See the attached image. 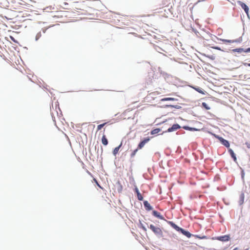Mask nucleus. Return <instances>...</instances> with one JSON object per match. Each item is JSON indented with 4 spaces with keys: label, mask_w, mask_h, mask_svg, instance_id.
Returning a JSON list of instances; mask_svg holds the SVG:
<instances>
[{
    "label": "nucleus",
    "mask_w": 250,
    "mask_h": 250,
    "mask_svg": "<svg viewBox=\"0 0 250 250\" xmlns=\"http://www.w3.org/2000/svg\"><path fill=\"white\" fill-rule=\"evenodd\" d=\"M149 228L157 236L159 237L163 236V231L160 228L155 227L153 225L151 224L149 226Z\"/></svg>",
    "instance_id": "f257e3e1"
},
{
    "label": "nucleus",
    "mask_w": 250,
    "mask_h": 250,
    "mask_svg": "<svg viewBox=\"0 0 250 250\" xmlns=\"http://www.w3.org/2000/svg\"><path fill=\"white\" fill-rule=\"evenodd\" d=\"M211 135H212L213 136H214L216 138H217L221 142V143L225 146L227 147H229V143L228 141L224 139L221 137H220L215 134H213L212 133H211Z\"/></svg>",
    "instance_id": "f03ea898"
},
{
    "label": "nucleus",
    "mask_w": 250,
    "mask_h": 250,
    "mask_svg": "<svg viewBox=\"0 0 250 250\" xmlns=\"http://www.w3.org/2000/svg\"><path fill=\"white\" fill-rule=\"evenodd\" d=\"M230 237L229 235H225L224 236L212 238V240H217L222 242L228 241Z\"/></svg>",
    "instance_id": "7ed1b4c3"
},
{
    "label": "nucleus",
    "mask_w": 250,
    "mask_h": 250,
    "mask_svg": "<svg viewBox=\"0 0 250 250\" xmlns=\"http://www.w3.org/2000/svg\"><path fill=\"white\" fill-rule=\"evenodd\" d=\"M150 140L149 137L145 138L142 141H141L138 146V149H142L146 145V143L148 142Z\"/></svg>",
    "instance_id": "20e7f679"
},
{
    "label": "nucleus",
    "mask_w": 250,
    "mask_h": 250,
    "mask_svg": "<svg viewBox=\"0 0 250 250\" xmlns=\"http://www.w3.org/2000/svg\"><path fill=\"white\" fill-rule=\"evenodd\" d=\"M180 126L178 124H174L171 127H169L166 132H172L175 131L180 128Z\"/></svg>",
    "instance_id": "39448f33"
},
{
    "label": "nucleus",
    "mask_w": 250,
    "mask_h": 250,
    "mask_svg": "<svg viewBox=\"0 0 250 250\" xmlns=\"http://www.w3.org/2000/svg\"><path fill=\"white\" fill-rule=\"evenodd\" d=\"M238 3L241 6V7L243 9H244L245 12L247 14V16H248V17H249V7L247 6V5L246 4H245L244 3H243V2H241V1H238Z\"/></svg>",
    "instance_id": "423d86ee"
},
{
    "label": "nucleus",
    "mask_w": 250,
    "mask_h": 250,
    "mask_svg": "<svg viewBox=\"0 0 250 250\" xmlns=\"http://www.w3.org/2000/svg\"><path fill=\"white\" fill-rule=\"evenodd\" d=\"M134 190L137 194L138 199L140 201H142L143 200V197L139 192L138 188L136 186H135Z\"/></svg>",
    "instance_id": "0eeeda50"
},
{
    "label": "nucleus",
    "mask_w": 250,
    "mask_h": 250,
    "mask_svg": "<svg viewBox=\"0 0 250 250\" xmlns=\"http://www.w3.org/2000/svg\"><path fill=\"white\" fill-rule=\"evenodd\" d=\"M152 214L155 216L156 217L161 219V220H165L164 217L161 214V213L157 211L153 210L152 211Z\"/></svg>",
    "instance_id": "6e6552de"
},
{
    "label": "nucleus",
    "mask_w": 250,
    "mask_h": 250,
    "mask_svg": "<svg viewBox=\"0 0 250 250\" xmlns=\"http://www.w3.org/2000/svg\"><path fill=\"white\" fill-rule=\"evenodd\" d=\"M168 223L175 229L178 231H181L182 230V228L179 227L178 226H177L175 223H174L173 222L171 221H168Z\"/></svg>",
    "instance_id": "1a4fd4ad"
},
{
    "label": "nucleus",
    "mask_w": 250,
    "mask_h": 250,
    "mask_svg": "<svg viewBox=\"0 0 250 250\" xmlns=\"http://www.w3.org/2000/svg\"><path fill=\"white\" fill-rule=\"evenodd\" d=\"M144 205L146 210H150L152 209V207L150 206V204L147 201H145L144 202Z\"/></svg>",
    "instance_id": "9d476101"
},
{
    "label": "nucleus",
    "mask_w": 250,
    "mask_h": 250,
    "mask_svg": "<svg viewBox=\"0 0 250 250\" xmlns=\"http://www.w3.org/2000/svg\"><path fill=\"white\" fill-rule=\"evenodd\" d=\"M102 143L104 146H106L108 144V140L105 134H103L102 136Z\"/></svg>",
    "instance_id": "9b49d317"
},
{
    "label": "nucleus",
    "mask_w": 250,
    "mask_h": 250,
    "mask_svg": "<svg viewBox=\"0 0 250 250\" xmlns=\"http://www.w3.org/2000/svg\"><path fill=\"white\" fill-rule=\"evenodd\" d=\"M229 153L231 157L233 159L234 161H236V157L235 154L234 153L233 151L231 149L229 148Z\"/></svg>",
    "instance_id": "f8f14e48"
},
{
    "label": "nucleus",
    "mask_w": 250,
    "mask_h": 250,
    "mask_svg": "<svg viewBox=\"0 0 250 250\" xmlns=\"http://www.w3.org/2000/svg\"><path fill=\"white\" fill-rule=\"evenodd\" d=\"M122 145V143H121V144L118 146L115 147L114 149V150L113 151V154L114 155H116L118 153L119 150L120 148L121 147Z\"/></svg>",
    "instance_id": "ddd939ff"
},
{
    "label": "nucleus",
    "mask_w": 250,
    "mask_h": 250,
    "mask_svg": "<svg viewBox=\"0 0 250 250\" xmlns=\"http://www.w3.org/2000/svg\"><path fill=\"white\" fill-rule=\"evenodd\" d=\"M180 232H181L183 234H184L185 235L187 236L188 237H189L191 236V234L188 231H186L183 229H182Z\"/></svg>",
    "instance_id": "4468645a"
},
{
    "label": "nucleus",
    "mask_w": 250,
    "mask_h": 250,
    "mask_svg": "<svg viewBox=\"0 0 250 250\" xmlns=\"http://www.w3.org/2000/svg\"><path fill=\"white\" fill-rule=\"evenodd\" d=\"M160 131H161V129L160 128H155V129L151 130V134L152 135H154V134L159 133L160 132Z\"/></svg>",
    "instance_id": "2eb2a0df"
},
{
    "label": "nucleus",
    "mask_w": 250,
    "mask_h": 250,
    "mask_svg": "<svg viewBox=\"0 0 250 250\" xmlns=\"http://www.w3.org/2000/svg\"><path fill=\"white\" fill-rule=\"evenodd\" d=\"M244 200V193H241V195H240V201H239L240 204H242L243 203Z\"/></svg>",
    "instance_id": "dca6fc26"
},
{
    "label": "nucleus",
    "mask_w": 250,
    "mask_h": 250,
    "mask_svg": "<svg viewBox=\"0 0 250 250\" xmlns=\"http://www.w3.org/2000/svg\"><path fill=\"white\" fill-rule=\"evenodd\" d=\"M176 99L173 98H165L161 100L162 101H175Z\"/></svg>",
    "instance_id": "f3484780"
},
{
    "label": "nucleus",
    "mask_w": 250,
    "mask_h": 250,
    "mask_svg": "<svg viewBox=\"0 0 250 250\" xmlns=\"http://www.w3.org/2000/svg\"><path fill=\"white\" fill-rule=\"evenodd\" d=\"M107 123H104L97 126V131L101 130Z\"/></svg>",
    "instance_id": "a211bd4d"
},
{
    "label": "nucleus",
    "mask_w": 250,
    "mask_h": 250,
    "mask_svg": "<svg viewBox=\"0 0 250 250\" xmlns=\"http://www.w3.org/2000/svg\"><path fill=\"white\" fill-rule=\"evenodd\" d=\"M202 106L203 107H204L205 109H206L207 110H208L210 109V107L208 106V105L206 103H203L202 104Z\"/></svg>",
    "instance_id": "6ab92c4d"
},
{
    "label": "nucleus",
    "mask_w": 250,
    "mask_h": 250,
    "mask_svg": "<svg viewBox=\"0 0 250 250\" xmlns=\"http://www.w3.org/2000/svg\"><path fill=\"white\" fill-rule=\"evenodd\" d=\"M222 42H229V43H232L234 42V41L233 40H225V39H221V40Z\"/></svg>",
    "instance_id": "aec40b11"
},
{
    "label": "nucleus",
    "mask_w": 250,
    "mask_h": 250,
    "mask_svg": "<svg viewBox=\"0 0 250 250\" xmlns=\"http://www.w3.org/2000/svg\"><path fill=\"white\" fill-rule=\"evenodd\" d=\"M118 185H119V188H118V192L121 193L122 192V189H123V186H122V185L121 184V183L119 182L118 183Z\"/></svg>",
    "instance_id": "412c9836"
},
{
    "label": "nucleus",
    "mask_w": 250,
    "mask_h": 250,
    "mask_svg": "<svg viewBox=\"0 0 250 250\" xmlns=\"http://www.w3.org/2000/svg\"><path fill=\"white\" fill-rule=\"evenodd\" d=\"M138 149H138V148H136V149H135V150H133V151L131 154V157H133L135 155V154L137 153V152L138 151Z\"/></svg>",
    "instance_id": "4be33fe9"
},
{
    "label": "nucleus",
    "mask_w": 250,
    "mask_h": 250,
    "mask_svg": "<svg viewBox=\"0 0 250 250\" xmlns=\"http://www.w3.org/2000/svg\"><path fill=\"white\" fill-rule=\"evenodd\" d=\"M41 36L42 34L41 32L37 33L35 37L36 41H38L41 38Z\"/></svg>",
    "instance_id": "5701e85b"
},
{
    "label": "nucleus",
    "mask_w": 250,
    "mask_h": 250,
    "mask_svg": "<svg viewBox=\"0 0 250 250\" xmlns=\"http://www.w3.org/2000/svg\"><path fill=\"white\" fill-rule=\"evenodd\" d=\"M195 89L198 91V92H199L200 93H201V94H204V92L203 91V90H202L201 88H195Z\"/></svg>",
    "instance_id": "b1692460"
},
{
    "label": "nucleus",
    "mask_w": 250,
    "mask_h": 250,
    "mask_svg": "<svg viewBox=\"0 0 250 250\" xmlns=\"http://www.w3.org/2000/svg\"><path fill=\"white\" fill-rule=\"evenodd\" d=\"M141 228L145 231H146V229L145 227H144L143 224H141Z\"/></svg>",
    "instance_id": "393cba45"
},
{
    "label": "nucleus",
    "mask_w": 250,
    "mask_h": 250,
    "mask_svg": "<svg viewBox=\"0 0 250 250\" xmlns=\"http://www.w3.org/2000/svg\"><path fill=\"white\" fill-rule=\"evenodd\" d=\"M94 181H95L96 182V184H97V185L100 188H102L100 186V185L98 184V183L97 182V181H96V180L95 179H94Z\"/></svg>",
    "instance_id": "a878e982"
},
{
    "label": "nucleus",
    "mask_w": 250,
    "mask_h": 250,
    "mask_svg": "<svg viewBox=\"0 0 250 250\" xmlns=\"http://www.w3.org/2000/svg\"><path fill=\"white\" fill-rule=\"evenodd\" d=\"M94 181H95L96 182V184H97V185L100 188H102L100 186V185L98 184V183L97 182V181H96V180L95 179H94Z\"/></svg>",
    "instance_id": "bb28decb"
},
{
    "label": "nucleus",
    "mask_w": 250,
    "mask_h": 250,
    "mask_svg": "<svg viewBox=\"0 0 250 250\" xmlns=\"http://www.w3.org/2000/svg\"><path fill=\"white\" fill-rule=\"evenodd\" d=\"M212 48L217 50H221L219 47H213Z\"/></svg>",
    "instance_id": "cd10ccee"
},
{
    "label": "nucleus",
    "mask_w": 250,
    "mask_h": 250,
    "mask_svg": "<svg viewBox=\"0 0 250 250\" xmlns=\"http://www.w3.org/2000/svg\"><path fill=\"white\" fill-rule=\"evenodd\" d=\"M10 38L13 41L15 42V39L12 36H10Z\"/></svg>",
    "instance_id": "c85d7f7f"
},
{
    "label": "nucleus",
    "mask_w": 250,
    "mask_h": 250,
    "mask_svg": "<svg viewBox=\"0 0 250 250\" xmlns=\"http://www.w3.org/2000/svg\"><path fill=\"white\" fill-rule=\"evenodd\" d=\"M247 50L248 51H250V48H248Z\"/></svg>",
    "instance_id": "c756f323"
}]
</instances>
